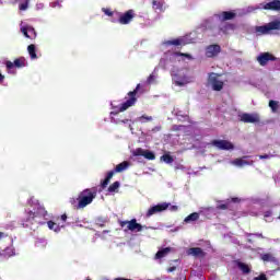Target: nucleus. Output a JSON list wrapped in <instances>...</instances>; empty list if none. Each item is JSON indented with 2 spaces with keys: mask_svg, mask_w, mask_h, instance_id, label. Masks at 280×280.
<instances>
[{
  "mask_svg": "<svg viewBox=\"0 0 280 280\" xmlns=\"http://www.w3.org/2000/svg\"><path fill=\"white\" fill-rule=\"evenodd\" d=\"M211 145L218 150H233L235 147L228 140H212Z\"/></svg>",
  "mask_w": 280,
  "mask_h": 280,
  "instance_id": "9b49d317",
  "label": "nucleus"
},
{
  "mask_svg": "<svg viewBox=\"0 0 280 280\" xmlns=\"http://www.w3.org/2000/svg\"><path fill=\"white\" fill-rule=\"evenodd\" d=\"M34 224H40L39 215L36 212L28 210L25 212V217L22 220V226L30 229Z\"/></svg>",
  "mask_w": 280,
  "mask_h": 280,
  "instance_id": "20e7f679",
  "label": "nucleus"
},
{
  "mask_svg": "<svg viewBox=\"0 0 280 280\" xmlns=\"http://www.w3.org/2000/svg\"><path fill=\"white\" fill-rule=\"evenodd\" d=\"M244 159H246V158L234 160V165H237V167H244V165H252V163H249L248 161H246Z\"/></svg>",
  "mask_w": 280,
  "mask_h": 280,
  "instance_id": "393cba45",
  "label": "nucleus"
},
{
  "mask_svg": "<svg viewBox=\"0 0 280 280\" xmlns=\"http://www.w3.org/2000/svg\"><path fill=\"white\" fill-rule=\"evenodd\" d=\"M35 215H39V222H40V220H43V218L47 215V210H45L44 207H38L37 211L35 212Z\"/></svg>",
  "mask_w": 280,
  "mask_h": 280,
  "instance_id": "bb28decb",
  "label": "nucleus"
},
{
  "mask_svg": "<svg viewBox=\"0 0 280 280\" xmlns=\"http://www.w3.org/2000/svg\"><path fill=\"white\" fill-rule=\"evenodd\" d=\"M269 108L271 109L272 113H277L279 110V101H269Z\"/></svg>",
  "mask_w": 280,
  "mask_h": 280,
  "instance_id": "a878e982",
  "label": "nucleus"
},
{
  "mask_svg": "<svg viewBox=\"0 0 280 280\" xmlns=\"http://www.w3.org/2000/svg\"><path fill=\"white\" fill-rule=\"evenodd\" d=\"M7 70L10 71L15 67V69H23V67H27V60L25 57H20L14 59V61H7L5 62Z\"/></svg>",
  "mask_w": 280,
  "mask_h": 280,
  "instance_id": "1a4fd4ad",
  "label": "nucleus"
},
{
  "mask_svg": "<svg viewBox=\"0 0 280 280\" xmlns=\"http://www.w3.org/2000/svg\"><path fill=\"white\" fill-rule=\"evenodd\" d=\"M264 218H272V210H268L264 213Z\"/></svg>",
  "mask_w": 280,
  "mask_h": 280,
  "instance_id": "79ce46f5",
  "label": "nucleus"
},
{
  "mask_svg": "<svg viewBox=\"0 0 280 280\" xmlns=\"http://www.w3.org/2000/svg\"><path fill=\"white\" fill-rule=\"evenodd\" d=\"M275 155L273 154H264V155H259V159L264 160V159H272Z\"/></svg>",
  "mask_w": 280,
  "mask_h": 280,
  "instance_id": "a19ab883",
  "label": "nucleus"
},
{
  "mask_svg": "<svg viewBox=\"0 0 280 280\" xmlns=\"http://www.w3.org/2000/svg\"><path fill=\"white\" fill-rule=\"evenodd\" d=\"M145 150L138 148L133 151V156H144Z\"/></svg>",
  "mask_w": 280,
  "mask_h": 280,
  "instance_id": "7c9ffc66",
  "label": "nucleus"
},
{
  "mask_svg": "<svg viewBox=\"0 0 280 280\" xmlns=\"http://www.w3.org/2000/svg\"><path fill=\"white\" fill-rule=\"evenodd\" d=\"M143 156L148 161H154V159H156V155L154 154V152L149 151V150H144V155Z\"/></svg>",
  "mask_w": 280,
  "mask_h": 280,
  "instance_id": "cd10ccee",
  "label": "nucleus"
},
{
  "mask_svg": "<svg viewBox=\"0 0 280 280\" xmlns=\"http://www.w3.org/2000/svg\"><path fill=\"white\" fill-rule=\"evenodd\" d=\"M147 82H148L149 84H152V82H154V74H150V75L148 77Z\"/></svg>",
  "mask_w": 280,
  "mask_h": 280,
  "instance_id": "37998d69",
  "label": "nucleus"
},
{
  "mask_svg": "<svg viewBox=\"0 0 280 280\" xmlns=\"http://www.w3.org/2000/svg\"><path fill=\"white\" fill-rule=\"evenodd\" d=\"M27 51L32 60H36V58H38V56L36 55V45L34 44L28 45Z\"/></svg>",
  "mask_w": 280,
  "mask_h": 280,
  "instance_id": "4be33fe9",
  "label": "nucleus"
},
{
  "mask_svg": "<svg viewBox=\"0 0 280 280\" xmlns=\"http://www.w3.org/2000/svg\"><path fill=\"white\" fill-rule=\"evenodd\" d=\"M166 45H174L175 47H178L180 45H185V39L176 38V39H173V40H168V42H166Z\"/></svg>",
  "mask_w": 280,
  "mask_h": 280,
  "instance_id": "5701e85b",
  "label": "nucleus"
},
{
  "mask_svg": "<svg viewBox=\"0 0 280 280\" xmlns=\"http://www.w3.org/2000/svg\"><path fill=\"white\" fill-rule=\"evenodd\" d=\"M275 60H277V57L270 52H262L257 57V61L261 67H266L268 62H275Z\"/></svg>",
  "mask_w": 280,
  "mask_h": 280,
  "instance_id": "f8f14e48",
  "label": "nucleus"
},
{
  "mask_svg": "<svg viewBox=\"0 0 280 280\" xmlns=\"http://www.w3.org/2000/svg\"><path fill=\"white\" fill-rule=\"evenodd\" d=\"M241 121H243V124H259L261 119L259 118V114L244 113L241 115Z\"/></svg>",
  "mask_w": 280,
  "mask_h": 280,
  "instance_id": "ddd939ff",
  "label": "nucleus"
},
{
  "mask_svg": "<svg viewBox=\"0 0 280 280\" xmlns=\"http://www.w3.org/2000/svg\"><path fill=\"white\" fill-rule=\"evenodd\" d=\"M176 270V266L167 268V272H174Z\"/></svg>",
  "mask_w": 280,
  "mask_h": 280,
  "instance_id": "c03bdc74",
  "label": "nucleus"
},
{
  "mask_svg": "<svg viewBox=\"0 0 280 280\" xmlns=\"http://www.w3.org/2000/svg\"><path fill=\"white\" fill-rule=\"evenodd\" d=\"M254 280H268L265 273H260L258 277L254 278Z\"/></svg>",
  "mask_w": 280,
  "mask_h": 280,
  "instance_id": "ea45409f",
  "label": "nucleus"
},
{
  "mask_svg": "<svg viewBox=\"0 0 280 280\" xmlns=\"http://www.w3.org/2000/svg\"><path fill=\"white\" fill-rule=\"evenodd\" d=\"M220 21H233L235 19V12L232 11H223L219 15Z\"/></svg>",
  "mask_w": 280,
  "mask_h": 280,
  "instance_id": "dca6fc26",
  "label": "nucleus"
},
{
  "mask_svg": "<svg viewBox=\"0 0 280 280\" xmlns=\"http://www.w3.org/2000/svg\"><path fill=\"white\" fill-rule=\"evenodd\" d=\"M70 205L73 207V209L80 210L82 208H78V199L71 198L70 199Z\"/></svg>",
  "mask_w": 280,
  "mask_h": 280,
  "instance_id": "72a5a7b5",
  "label": "nucleus"
},
{
  "mask_svg": "<svg viewBox=\"0 0 280 280\" xmlns=\"http://www.w3.org/2000/svg\"><path fill=\"white\" fill-rule=\"evenodd\" d=\"M170 210L171 211H178V206H171Z\"/></svg>",
  "mask_w": 280,
  "mask_h": 280,
  "instance_id": "a18cd8bd",
  "label": "nucleus"
},
{
  "mask_svg": "<svg viewBox=\"0 0 280 280\" xmlns=\"http://www.w3.org/2000/svg\"><path fill=\"white\" fill-rule=\"evenodd\" d=\"M19 8H20V10H22V11L27 10V8H28V2L26 1V2H24V3H21Z\"/></svg>",
  "mask_w": 280,
  "mask_h": 280,
  "instance_id": "58836bf2",
  "label": "nucleus"
},
{
  "mask_svg": "<svg viewBox=\"0 0 280 280\" xmlns=\"http://www.w3.org/2000/svg\"><path fill=\"white\" fill-rule=\"evenodd\" d=\"M3 80H5V75H3V74L0 72V84L3 82Z\"/></svg>",
  "mask_w": 280,
  "mask_h": 280,
  "instance_id": "de8ad7c7",
  "label": "nucleus"
},
{
  "mask_svg": "<svg viewBox=\"0 0 280 280\" xmlns=\"http://www.w3.org/2000/svg\"><path fill=\"white\" fill-rule=\"evenodd\" d=\"M222 51V47L218 44H212L207 46L206 48V57L207 58H215Z\"/></svg>",
  "mask_w": 280,
  "mask_h": 280,
  "instance_id": "4468645a",
  "label": "nucleus"
},
{
  "mask_svg": "<svg viewBox=\"0 0 280 280\" xmlns=\"http://www.w3.org/2000/svg\"><path fill=\"white\" fill-rule=\"evenodd\" d=\"M232 202H240L238 198H232Z\"/></svg>",
  "mask_w": 280,
  "mask_h": 280,
  "instance_id": "3c124183",
  "label": "nucleus"
},
{
  "mask_svg": "<svg viewBox=\"0 0 280 280\" xmlns=\"http://www.w3.org/2000/svg\"><path fill=\"white\" fill-rule=\"evenodd\" d=\"M217 209H220V210L224 211V210L229 209V205L228 203H221L217 207Z\"/></svg>",
  "mask_w": 280,
  "mask_h": 280,
  "instance_id": "4c0bfd02",
  "label": "nucleus"
},
{
  "mask_svg": "<svg viewBox=\"0 0 280 280\" xmlns=\"http://www.w3.org/2000/svg\"><path fill=\"white\" fill-rule=\"evenodd\" d=\"M200 219V214L198 212H192L188 217L185 218L184 222L189 223V222H196L197 220Z\"/></svg>",
  "mask_w": 280,
  "mask_h": 280,
  "instance_id": "412c9836",
  "label": "nucleus"
},
{
  "mask_svg": "<svg viewBox=\"0 0 280 280\" xmlns=\"http://www.w3.org/2000/svg\"><path fill=\"white\" fill-rule=\"evenodd\" d=\"M47 226L50 229V231H58V224H56L54 221H48Z\"/></svg>",
  "mask_w": 280,
  "mask_h": 280,
  "instance_id": "2f4dec72",
  "label": "nucleus"
},
{
  "mask_svg": "<svg viewBox=\"0 0 280 280\" xmlns=\"http://www.w3.org/2000/svg\"><path fill=\"white\" fill-rule=\"evenodd\" d=\"M152 8H153V10H163V3H161V1L153 0Z\"/></svg>",
  "mask_w": 280,
  "mask_h": 280,
  "instance_id": "c756f323",
  "label": "nucleus"
},
{
  "mask_svg": "<svg viewBox=\"0 0 280 280\" xmlns=\"http://www.w3.org/2000/svg\"><path fill=\"white\" fill-rule=\"evenodd\" d=\"M143 119L145 121H152V116H145V115H142L140 118H139V121H143Z\"/></svg>",
  "mask_w": 280,
  "mask_h": 280,
  "instance_id": "c9c22d12",
  "label": "nucleus"
},
{
  "mask_svg": "<svg viewBox=\"0 0 280 280\" xmlns=\"http://www.w3.org/2000/svg\"><path fill=\"white\" fill-rule=\"evenodd\" d=\"M170 253H172V247H166V248L160 249L155 254V259H163V257H167V255H170Z\"/></svg>",
  "mask_w": 280,
  "mask_h": 280,
  "instance_id": "6ab92c4d",
  "label": "nucleus"
},
{
  "mask_svg": "<svg viewBox=\"0 0 280 280\" xmlns=\"http://www.w3.org/2000/svg\"><path fill=\"white\" fill-rule=\"evenodd\" d=\"M102 10H103L104 14H106V16H113V14H114L113 11H110V9L103 8Z\"/></svg>",
  "mask_w": 280,
  "mask_h": 280,
  "instance_id": "e433bc0d",
  "label": "nucleus"
},
{
  "mask_svg": "<svg viewBox=\"0 0 280 280\" xmlns=\"http://www.w3.org/2000/svg\"><path fill=\"white\" fill-rule=\"evenodd\" d=\"M256 237H261V240H264V234H261V233H256V234H254Z\"/></svg>",
  "mask_w": 280,
  "mask_h": 280,
  "instance_id": "09e8293b",
  "label": "nucleus"
},
{
  "mask_svg": "<svg viewBox=\"0 0 280 280\" xmlns=\"http://www.w3.org/2000/svg\"><path fill=\"white\" fill-rule=\"evenodd\" d=\"M264 10H271L272 12H280V0H272L264 4Z\"/></svg>",
  "mask_w": 280,
  "mask_h": 280,
  "instance_id": "2eb2a0df",
  "label": "nucleus"
},
{
  "mask_svg": "<svg viewBox=\"0 0 280 280\" xmlns=\"http://www.w3.org/2000/svg\"><path fill=\"white\" fill-rule=\"evenodd\" d=\"M21 32L25 38H36V31L32 27H22Z\"/></svg>",
  "mask_w": 280,
  "mask_h": 280,
  "instance_id": "f3484780",
  "label": "nucleus"
},
{
  "mask_svg": "<svg viewBox=\"0 0 280 280\" xmlns=\"http://www.w3.org/2000/svg\"><path fill=\"white\" fill-rule=\"evenodd\" d=\"M236 266H237L238 270H241L243 272V275H250V266H248L242 261H236Z\"/></svg>",
  "mask_w": 280,
  "mask_h": 280,
  "instance_id": "aec40b11",
  "label": "nucleus"
},
{
  "mask_svg": "<svg viewBox=\"0 0 280 280\" xmlns=\"http://www.w3.org/2000/svg\"><path fill=\"white\" fill-rule=\"evenodd\" d=\"M187 253L192 257H205V252L200 247H191L188 249Z\"/></svg>",
  "mask_w": 280,
  "mask_h": 280,
  "instance_id": "a211bd4d",
  "label": "nucleus"
},
{
  "mask_svg": "<svg viewBox=\"0 0 280 280\" xmlns=\"http://www.w3.org/2000/svg\"><path fill=\"white\" fill-rule=\"evenodd\" d=\"M130 167V162L124 161L116 165L114 171H109L105 177V179L101 183L102 189H106L108 187V183H110V178L115 176V174H119L121 172H125V170H128Z\"/></svg>",
  "mask_w": 280,
  "mask_h": 280,
  "instance_id": "f03ea898",
  "label": "nucleus"
},
{
  "mask_svg": "<svg viewBox=\"0 0 280 280\" xmlns=\"http://www.w3.org/2000/svg\"><path fill=\"white\" fill-rule=\"evenodd\" d=\"M126 224L127 230L125 231H137L138 233H141V231H143V225H141V223H138L137 219H132L130 221H119V225L121 226V229H124Z\"/></svg>",
  "mask_w": 280,
  "mask_h": 280,
  "instance_id": "0eeeda50",
  "label": "nucleus"
},
{
  "mask_svg": "<svg viewBox=\"0 0 280 280\" xmlns=\"http://www.w3.org/2000/svg\"><path fill=\"white\" fill-rule=\"evenodd\" d=\"M261 259L262 261H275V256H272V254H262L261 255Z\"/></svg>",
  "mask_w": 280,
  "mask_h": 280,
  "instance_id": "c85d7f7f",
  "label": "nucleus"
},
{
  "mask_svg": "<svg viewBox=\"0 0 280 280\" xmlns=\"http://www.w3.org/2000/svg\"><path fill=\"white\" fill-rule=\"evenodd\" d=\"M135 10L130 9L119 15L118 23H120V25H129V23H132V19H135Z\"/></svg>",
  "mask_w": 280,
  "mask_h": 280,
  "instance_id": "9d476101",
  "label": "nucleus"
},
{
  "mask_svg": "<svg viewBox=\"0 0 280 280\" xmlns=\"http://www.w3.org/2000/svg\"><path fill=\"white\" fill-rule=\"evenodd\" d=\"M208 82L211 84L212 91H222V89H224V82L218 80V74L215 72L209 74Z\"/></svg>",
  "mask_w": 280,
  "mask_h": 280,
  "instance_id": "6e6552de",
  "label": "nucleus"
},
{
  "mask_svg": "<svg viewBox=\"0 0 280 280\" xmlns=\"http://www.w3.org/2000/svg\"><path fill=\"white\" fill-rule=\"evenodd\" d=\"M234 25L233 24H226L225 30H233Z\"/></svg>",
  "mask_w": 280,
  "mask_h": 280,
  "instance_id": "49530a36",
  "label": "nucleus"
},
{
  "mask_svg": "<svg viewBox=\"0 0 280 280\" xmlns=\"http://www.w3.org/2000/svg\"><path fill=\"white\" fill-rule=\"evenodd\" d=\"M2 236H3V232H0V240L2 238Z\"/></svg>",
  "mask_w": 280,
  "mask_h": 280,
  "instance_id": "603ef678",
  "label": "nucleus"
},
{
  "mask_svg": "<svg viewBox=\"0 0 280 280\" xmlns=\"http://www.w3.org/2000/svg\"><path fill=\"white\" fill-rule=\"evenodd\" d=\"M176 56H182L184 58H188V60H191V55L187 52H176Z\"/></svg>",
  "mask_w": 280,
  "mask_h": 280,
  "instance_id": "f704fd0d",
  "label": "nucleus"
},
{
  "mask_svg": "<svg viewBox=\"0 0 280 280\" xmlns=\"http://www.w3.org/2000/svg\"><path fill=\"white\" fill-rule=\"evenodd\" d=\"M170 207H172V203H167V202L158 203L149 208L145 215L147 218H152V215H155V213H163V211H167Z\"/></svg>",
  "mask_w": 280,
  "mask_h": 280,
  "instance_id": "423d86ee",
  "label": "nucleus"
},
{
  "mask_svg": "<svg viewBox=\"0 0 280 280\" xmlns=\"http://www.w3.org/2000/svg\"><path fill=\"white\" fill-rule=\"evenodd\" d=\"M119 182H114L109 187H108V191L113 192V191H117V188L119 187Z\"/></svg>",
  "mask_w": 280,
  "mask_h": 280,
  "instance_id": "473e14b6",
  "label": "nucleus"
},
{
  "mask_svg": "<svg viewBox=\"0 0 280 280\" xmlns=\"http://www.w3.org/2000/svg\"><path fill=\"white\" fill-rule=\"evenodd\" d=\"M97 196V191L92 190L91 188H86L79 192L78 195V209H84L85 207H89L93 200H95Z\"/></svg>",
  "mask_w": 280,
  "mask_h": 280,
  "instance_id": "f257e3e1",
  "label": "nucleus"
},
{
  "mask_svg": "<svg viewBox=\"0 0 280 280\" xmlns=\"http://www.w3.org/2000/svg\"><path fill=\"white\" fill-rule=\"evenodd\" d=\"M61 220H62V222H67V214H62Z\"/></svg>",
  "mask_w": 280,
  "mask_h": 280,
  "instance_id": "8fccbe9b",
  "label": "nucleus"
},
{
  "mask_svg": "<svg viewBox=\"0 0 280 280\" xmlns=\"http://www.w3.org/2000/svg\"><path fill=\"white\" fill-rule=\"evenodd\" d=\"M141 90V85L140 83L137 84L136 89L131 92H128V100L120 104L119 106V113H124L125 110H128V108L135 106V104H137V93H139V91Z\"/></svg>",
  "mask_w": 280,
  "mask_h": 280,
  "instance_id": "7ed1b4c3",
  "label": "nucleus"
},
{
  "mask_svg": "<svg viewBox=\"0 0 280 280\" xmlns=\"http://www.w3.org/2000/svg\"><path fill=\"white\" fill-rule=\"evenodd\" d=\"M161 161L167 163V165L174 163V156L170 155V153H165L161 156Z\"/></svg>",
  "mask_w": 280,
  "mask_h": 280,
  "instance_id": "b1692460",
  "label": "nucleus"
},
{
  "mask_svg": "<svg viewBox=\"0 0 280 280\" xmlns=\"http://www.w3.org/2000/svg\"><path fill=\"white\" fill-rule=\"evenodd\" d=\"M275 30L280 31V20L271 21L262 26L256 27V32L262 35L270 34Z\"/></svg>",
  "mask_w": 280,
  "mask_h": 280,
  "instance_id": "39448f33",
  "label": "nucleus"
}]
</instances>
